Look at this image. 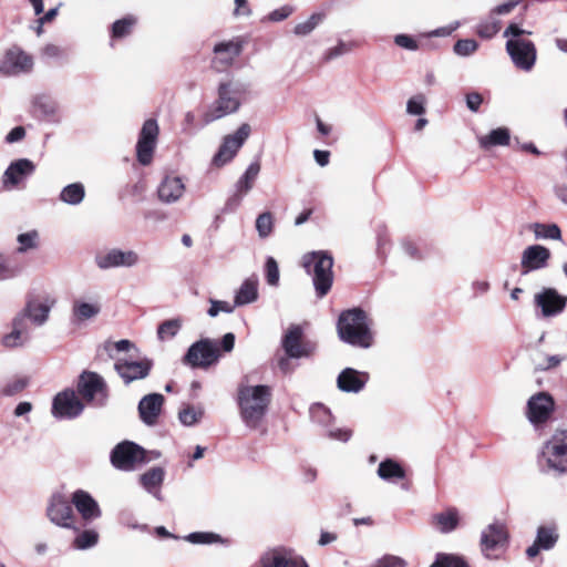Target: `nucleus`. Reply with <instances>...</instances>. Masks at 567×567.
Returning a JSON list of instances; mask_svg holds the SVG:
<instances>
[{
	"instance_id": "774afa93",
	"label": "nucleus",
	"mask_w": 567,
	"mask_h": 567,
	"mask_svg": "<svg viewBox=\"0 0 567 567\" xmlns=\"http://www.w3.org/2000/svg\"><path fill=\"white\" fill-rule=\"evenodd\" d=\"M401 247L403 249V251L405 252V255L408 257H410L411 259H421L422 258V255L419 250V248L416 247V245L409 240V239H403L402 243H401Z\"/></svg>"
},
{
	"instance_id": "e2e57ef3",
	"label": "nucleus",
	"mask_w": 567,
	"mask_h": 567,
	"mask_svg": "<svg viewBox=\"0 0 567 567\" xmlns=\"http://www.w3.org/2000/svg\"><path fill=\"white\" fill-rule=\"evenodd\" d=\"M532 34L530 31L520 28L517 23H509L505 29L503 37L507 38V40H525L524 35Z\"/></svg>"
},
{
	"instance_id": "72a5a7b5",
	"label": "nucleus",
	"mask_w": 567,
	"mask_h": 567,
	"mask_svg": "<svg viewBox=\"0 0 567 567\" xmlns=\"http://www.w3.org/2000/svg\"><path fill=\"white\" fill-rule=\"evenodd\" d=\"M165 477V471L161 466H155L141 475L140 482L142 486L156 498L162 499L157 488L162 485Z\"/></svg>"
},
{
	"instance_id": "dca6fc26",
	"label": "nucleus",
	"mask_w": 567,
	"mask_h": 567,
	"mask_svg": "<svg viewBox=\"0 0 567 567\" xmlns=\"http://www.w3.org/2000/svg\"><path fill=\"white\" fill-rule=\"evenodd\" d=\"M84 405L73 390L58 393L52 403V414L56 419H74L83 412Z\"/></svg>"
},
{
	"instance_id": "ea45409f",
	"label": "nucleus",
	"mask_w": 567,
	"mask_h": 567,
	"mask_svg": "<svg viewBox=\"0 0 567 567\" xmlns=\"http://www.w3.org/2000/svg\"><path fill=\"white\" fill-rule=\"evenodd\" d=\"M259 172V162L250 163L243 176L237 181L236 192L246 195L252 188Z\"/></svg>"
},
{
	"instance_id": "aec40b11",
	"label": "nucleus",
	"mask_w": 567,
	"mask_h": 567,
	"mask_svg": "<svg viewBox=\"0 0 567 567\" xmlns=\"http://www.w3.org/2000/svg\"><path fill=\"white\" fill-rule=\"evenodd\" d=\"M49 519L61 527L78 529L73 525V508L61 494L53 495L47 509Z\"/></svg>"
},
{
	"instance_id": "680f3d73",
	"label": "nucleus",
	"mask_w": 567,
	"mask_h": 567,
	"mask_svg": "<svg viewBox=\"0 0 567 567\" xmlns=\"http://www.w3.org/2000/svg\"><path fill=\"white\" fill-rule=\"evenodd\" d=\"M38 233L37 231H29L24 234H20L18 236V243L20 244V247L18 248L19 252L27 251L28 249L34 248L37 246Z\"/></svg>"
},
{
	"instance_id": "9d476101",
	"label": "nucleus",
	"mask_w": 567,
	"mask_h": 567,
	"mask_svg": "<svg viewBox=\"0 0 567 567\" xmlns=\"http://www.w3.org/2000/svg\"><path fill=\"white\" fill-rule=\"evenodd\" d=\"M534 305L540 310L543 318H553L563 313L567 306V297L555 288L545 287L534 296Z\"/></svg>"
},
{
	"instance_id": "393cba45",
	"label": "nucleus",
	"mask_w": 567,
	"mask_h": 567,
	"mask_svg": "<svg viewBox=\"0 0 567 567\" xmlns=\"http://www.w3.org/2000/svg\"><path fill=\"white\" fill-rule=\"evenodd\" d=\"M164 401V396L159 393H150L140 400L137 405L138 415L145 425L154 426L157 424Z\"/></svg>"
},
{
	"instance_id": "bf43d9fd",
	"label": "nucleus",
	"mask_w": 567,
	"mask_h": 567,
	"mask_svg": "<svg viewBox=\"0 0 567 567\" xmlns=\"http://www.w3.org/2000/svg\"><path fill=\"white\" fill-rule=\"evenodd\" d=\"M374 566L377 567H406L408 563L405 559H403L400 556L395 555H384L383 557L379 558Z\"/></svg>"
},
{
	"instance_id": "423d86ee",
	"label": "nucleus",
	"mask_w": 567,
	"mask_h": 567,
	"mask_svg": "<svg viewBox=\"0 0 567 567\" xmlns=\"http://www.w3.org/2000/svg\"><path fill=\"white\" fill-rule=\"evenodd\" d=\"M110 461L116 470L131 472L147 461L146 451L132 441H123L113 447Z\"/></svg>"
},
{
	"instance_id": "864d4df0",
	"label": "nucleus",
	"mask_w": 567,
	"mask_h": 567,
	"mask_svg": "<svg viewBox=\"0 0 567 567\" xmlns=\"http://www.w3.org/2000/svg\"><path fill=\"white\" fill-rule=\"evenodd\" d=\"M21 267L12 265L7 257L0 255V280H7L17 277Z\"/></svg>"
},
{
	"instance_id": "ddd939ff",
	"label": "nucleus",
	"mask_w": 567,
	"mask_h": 567,
	"mask_svg": "<svg viewBox=\"0 0 567 567\" xmlns=\"http://www.w3.org/2000/svg\"><path fill=\"white\" fill-rule=\"evenodd\" d=\"M140 255L134 250H122L112 248L95 256V264L102 270L112 268H132L140 262Z\"/></svg>"
},
{
	"instance_id": "49530a36",
	"label": "nucleus",
	"mask_w": 567,
	"mask_h": 567,
	"mask_svg": "<svg viewBox=\"0 0 567 567\" xmlns=\"http://www.w3.org/2000/svg\"><path fill=\"white\" fill-rule=\"evenodd\" d=\"M99 542V534L94 529H85L78 534L73 540V546L76 549H89L94 547Z\"/></svg>"
},
{
	"instance_id": "412c9836",
	"label": "nucleus",
	"mask_w": 567,
	"mask_h": 567,
	"mask_svg": "<svg viewBox=\"0 0 567 567\" xmlns=\"http://www.w3.org/2000/svg\"><path fill=\"white\" fill-rule=\"evenodd\" d=\"M114 368L124 383L130 384L133 381L145 379L153 368V361L148 358H143L140 361L117 360Z\"/></svg>"
},
{
	"instance_id": "4468645a",
	"label": "nucleus",
	"mask_w": 567,
	"mask_h": 567,
	"mask_svg": "<svg viewBox=\"0 0 567 567\" xmlns=\"http://www.w3.org/2000/svg\"><path fill=\"white\" fill-rule=\"evenodd\" d=\"M554 406L551 395L547 392H539L527 401L526 416L534 426H539L549 420Z\"/></svg>"
},
{
	"instance_id": "4be33fe9",
	"label": "nucleus",
	"mask_w": 567,
	"mask_h": 567,
	"mask_svg": "<svg viewBox=\"0 0 567 567\" xmlns=\"http://www.w3.org/2000/svg\"><path fill=\"white\" fill-rule=\"evenodd\" d=\"M261 567H308L303 558L291 550L277 547L265 551L259 559Z\"/></svg>"
},
{
	"instance_id": "cd10ccee",
	"label": "nucleus",
	"mask_w": 567,
	"mask_h": 567,
	"mask_svg": "<svg viewBox=\"0 0 567 567\" xmlns=\"http://www.w3.org/2000/svg\"><path fill=\"white\" fill-rule=\"evenodd\" d=\"M302 329L299 326H291L282 339V348L289 358H302L310 354L306 344L301 343Z\"/></svg>"
},
{
	"instance_id": "09e8293b",
	"label": "nucleus",
	"mask_w": 567,
	"mask_h": 567,
	"mask_svg": "<svg viewBox=\"0 0 567 567\" xmlns=\"http://www.w3.org/2000/svg\"><path fill=\"white\" fill-rule=\"evenodd\" d=\"M203 409H195L192 405H186L178 412V420L185 426H193L203 417Z\"/></svg>"
},
{
	"instance_id": "8fccbe9b",
	"label": "nucleus",
	"mask_w": 567,
	"mask_h": 567,
	"mask_svg": "<svg viewBox=\"0 0 567 567\" xmlns=\"http://www.w3.org/2000/svg\"><path fill=\"white\" fill-rule=\"evenodd\" d=\"M310 416L313 422L323 426H329L332 420L331 411L321 403L311 405Z\"/></svg>"
},
{
	"instance_id": "0e129e2a",
	"label": "nucleus",
	"mask_w": 567,
	"mask_h": 567,
	"mask_svg": "<svg viewBox=\"0 0 567 567\" xmlns=\"http://www.w3.org/2000/svg\"><path fill=\"white\" fill-rule=\"evenodd\" d=\"M394 43L403 49L415 51L419 49L417 42L408 34H396L394 37Z\"/></svg>"
},
{
	"instance_id": "2eb2a0df",
	"label": "nucleus",
	"mask_w": 567,
	"mask_h": 567,
	"mask_svg": "<svg viewBox=\"0 0 567 567\" xmlns=\"http://www.w3.org/2000/svg\"><path fill=\"white\" fill-rule=\"evenodd\" d=\"M518 3V0H509L492 9L489 14L477 24V34L483 39H492L496 35L502 27V21L498 17L509 14Z\"/></svg>"
},
{
	"instance_id": "20e7f679",
	"label": "nucleus",
	"mask_w": 567,
	"mask_h": 567,
	"mask_svg": "<svg viewBox=\"0 0 567 567\" xmlns=\"http://www.w3.org/2000/svg\"><path fill=\"white\" fill-rule=\"evenodd\" d=\"M240 105V92L230 82H221L217 89V99L203 114V124L207 125L229 114H234L239 110Z\"/></svg>"
},
{
	"instance_id": "c756f323",
	"label": "nucleus",
	"mask_w": 567,
	"mask_h": 567,
	"mask_svg": "<svg viewBox=\"0 0 567 567\" xmlns=\"http://www.w3.org/2000/svg\"><path fill=\"white\" fill-rule=\"evenodd\" d=\"M185 192V185L181 177L166 176L157 188L158 198L166 204L177 202Z\"/></svg>"
},
{
	"instance_id": "c03bdc74",
	"label": "nucleus",
	"mask_w": 567,
	"mask_h": 567,
	"mask_svg": "<svg viewBox=\"0 0 567 567\" xmlns=\"http://www.w3.org/2000/svg\"><path fill=\"white\" fill-rule=\"evenodd\" d=\"M430 567H471L467 561L458 555L437 553Z\"/></svg>"
},
{
	"instance_id": "e433bc0d",
	"label": "nucleus",
	"mask_w": 567,
	"mask_h": 567,
	"mask_svg": "<svg viewBox=\"0 0 567 567\" xmlns=\"http://www.w3.org/2000/svg\"><path fill=\"white\" fill-rule=\"evenodd\" d=\"M85 188L82 183H72L62 188L59 199L68 205L76 206L83 202Z\"/></svg>"
},
{
	"instance_id": "b1692460",
	"label": "nucleus",
	"mask_w": 567,
	"mask_h": 567,
	"mask_svg": "<svg viewBox=\"0 0 567 567\" xmlns=\"http://www.w3.org/2000/svg\"><path fill=\"white\" fill-rule=\"evenodd\" d=\"M35 172V165L28 158H19L10 163L2 176L3 187L13 189Z\"/></svg>"
},
{
	"instance_id": "603ef678",
	"label": "nucleus",
	"mask_w": 567,
	"mask_h": 567,
	"mask_svg": "<svg viewBox=\"0 0 567 567\" xmlns=\"http://www.w3.org/2000/svg\"><path fill=\"white\" fill-rule=\"evenodd\" d=\"M478 48V43L473 39H461L456 41L453 51L456 55L468 56L473 54Z\"/></svg>"
},
{
	"instance_id": "bb28decb",
	"label": "nucleus",
	"mask_w": 567,
	"mask_h": 567,
	"mask_svg": "<svg viewBox=\"0 0 567 567\" xmlns=\"http://www.w3.org/2000/svg\"><path fill=\"white\" fill-rule=\"evenodd\" d=\"M370 377L367 372H361L353 368H346L337 378V386L342 392L359 393L364 389Z\"/></svg>"
},
{
	"instance_id": "473e14b6",
	"label": "nucleus",
	"mask_w": 567,
	"mask_h": 567,
	"mask_svg": "<svg viewBox=\"0 0 567 567\" xmlns=\"http://www.w3.org/2000/svg\"><path fill=\"white\" fill-rule=\"evenodd\" d=\"M258 299V279L257 277H249L239 287L235 295L234 303L236 307H241L255 302Z\"/></svg>"
},
{
	"instance_id": "f3484780",
	"label": "nucleus",
	"mask_w": 567,
	"mask_h": 567,
	"mask_svg": "<svg viewBox=\"0 0 567 567\" xmlns=\"http://www.w3.org/2000/svg\"><path fill=\"white\" fill-rule=\"evenodd\" d=\"M32 68V56L18 47L9 49L0 61V72L6 75L28 73Z\"/></svg>"
},
{
	"instance_id": "6e6d98bb",
	"label": "nucleus",
	"mask_w": 567,
	"mask_h": 567,
	"mask_svg": "<svg viewBox=\"0 0 567 567\" xmlns=\"http://www.w3.org/2000/svg\"><path fill=\"white\" fill-rule=\"evenodd\" d=\"M266 281L270 286H277L279 282L278 264L272 257H268L265 264Z\"/></svg>"
},
{
	"instance_id": "6ab92c4d",
	"label": "nucleus",
	"mask_w": 567,
	"mask_h": 567,
	"mask_svg": "<svg viewBox=\"0 0 567 567\" xmlns=\"http://www.w3.org/2000/svg\"><path fill=\"white\" fill-rule=\"evenodd\" d=\"M30 323L31 321L20 310L11 321V332L2 337L3 347L14 349L28 343L31 339Z\"/></svg>"
},
{
	"instance_id": "79ce46f5",
	"label": "nucleus",
	"mask_w": 567,
	"mask_h": 567,
	"mask_svg": "<svg viewBox=\"0 0 567 567\" xmlns=\"http://www.w3.org/2000/svg\"><path fill=\"white\" fill-rule=\"evenodd\" d=\"M137 23V18L132 14H127L122 19L116 20L111 28V37L113 39H122L132 33L133 28Z\"/></svg>"
},
{
	"instance_id": "c9c22d12",
	"label": "nucleus",
	"mask_w": 567,
	"mask_h": 567,
	"mask_svg": "<svg viewBox=\"0 0 567 567\" xmlns=\"http://www.w3.org/2000/svg\"><path fill=\"white\" fill-rule=\"evenodd\" d=\"M101 311L99 302H85L75 300L72 306V317L75 323L83 322L96 317Z\"/></svg>"
},
{
	"instance_id": "de8ad7c7",
	"label": "nucleus",
	"mask_w": 567,
	"mask_h": 567,
	"mask_svg": "<svg viewBox=\"0 0 567 567\" xmlns=\"http://www.w3.org/2000/svg\"><path fill=\"white\" fill-rule=\"evenodd\" d=\"M324 19L323 13H312L308 20L296 24L293 29V33L299 37H305L310 34L319 23H321Z\"/></svg>"
},
{
	"instance_id": "a878e982",
	"label": "nucleus",
	"mask_w": 567,
	"mask_h": 567,
	"mask_svg": "<svg viewBox=\"0 0 567 567\" xmlns=\"http://www.w3.org/2000/svg\"><path fill=\"white\" fill-rule=\"evenodd\" d=\"M558 539L559 534L556 526H539L536 530V538L534 543L526 549V556L528 558H535L540 550L553 549L556 546Z\"/></svg>"
},
{
	"instance_id": "f257e3e1",
	"label": "nucleus",
	"mask_w": 567,
	"mask_h": 567,
	"mask_svg": "<svg viewBox=\"0 0 567 567\" xmlns=\"http://www.w3.org/2000/svg\"><path fill=\"white\" fill-rule=\"evenodd\" d=\"M271 401V388L268 385H244L238 388V406L245 425L256 430L267 414Z\"/></svg>"
},
{
	"instance_id": "69168bd1",
	"label": "nucleus",
	"mask_w": 567,
	"mask_h": 567,
	"mask_svg": "<svg viewBox=\"0 0 567 567\" xmlns=\"http://www.w3.org/2000/svg\"><path fill=\"white\" fill-rule=\"evenodd\" d=\"M351 51V45L340 41L336 47L328 50L326 58L327 60H333Z\"/></svg>"
},
{
	"instance_id": "9b49d317",
	"label": "nucleus",
	"mask_w": 567,
	"mask_h": 567,
	"mask_svg": "<svg viewBox=\"0 0 567 567\" xmlns=\"http://www.w3.org/2000/svg\"><path fill=\"white\" fill-rule=\"evenodd\" d=\"M250 132V125L243 123L234 134L225 136L217 154L214 156L213 162L217 166H223L230 162L249 137Z\"/></svg>"
},
{
	"instance_id": "37998d69",
	"label": "nucleus",
	"mask_w": 567,
	"mask_h": 567,
	"mask_svg": "<svg viewBox=\"0 0 567 567\" xmlns=\"http://www.w3.org/2000/svg\"><path fill=\"white\" fill-rule=\"evenodd\" d=\"M183 320L181 318H173L165 320L157 327V338L161 341L173 339L182 329Z\"/></svg>"
},
{
	"instance_id": "7ed1b4c3",
	"label": "nucleus",
	"mask_w": 567,
	"mask_h": 567,
	"mask_svg": "<svg viewBox=\"0 0 567 567\" xmlns=\"http://www.w3.org/2000/svg\"><path fill=\"white\" fill-rule=\"evenodd\" d=\"M302 265L312 277L316 296H327L333 284V257L324 250L312 251L303 256Z\"/></svg>"
},
{
	"instance_id": "a18cd8bd",
	"label": "nucleus",
	"mask_w": 567,
	"mask_h": 567,
	"mask_svg": "<svg viewBox=\"0 0 567 567\" xmlns=\"http://www.w3.org/2000/svg\"><path fill=\"white\" fill-rule=\"evenodd\" d=\"M533 231L537 239H554L559 240L561 238L560 228L556 224H533Z\"/></svg>"
},
{
	"instance_id": "3c124183",
	"label": "nucleus",
	"mask_w": 567,
	"mask_h": 567,
	"mask_svg": "<svg viewBox=\"0 0 567 567\" xmlns=\"http://www.w3.org/2000/svg\"><path fill=\"white\" fill-rule=\"evenodd\" d=\"M274 228V217L270 212L260 214L256 219V230L260 238H267Z\"/></svg>"
},
{
	"instance_id": "58836bf2",
	"label": "nucleus",
	"mask_w": 567,
	"mask_h": 567,
	"mask_svg": "<svg viewBox=\"0 0 567 567\" xmlns=\"http://www.w3.org/2000/svg\"><path fill=\"white\" fill-rule=\"evenodd\" d=\"M566 359L567 354L548 355L543 352H536L533 357V364L535 371H549L557 368Z\"/></svg>"
},
{
	"instance_id": "2f4dec72",
	"label": "nucleus",
	"mask_w": 567,
	"mask_h": 567,
	"mask_svg": "<svg viewBox=\"0 0 567 567\" xmlns=\"http://www.w3.org/2000/svg\"><path fill=\"white\" fill-rule=\"evenodd\" d=\"M241 44L235 41L219 42L214 47V53L217 55L215 63L223 66L230 65L234 60L241 53Z\"/></svg>"
},
{
	"instance_id": "f704fd0d",
	"label": "nucleus",
	"mask_w": 567,
	"mask_h": 567,
	"mask_svg": "<svg viewBox=\"0 0 567 567\" xmlns=\"http://www.w3.org/2000/svg\"><path fill=\"white\" fill-rule=\"evenodd\" d=\"M378 476L385 482L394 483L404 480L406 473L404 468L394 460L386 458L379 464Z\"/></svg>"
},
{
	"instance_id": "c85d7f7f",
	"label": "nucleus",
	"mask_w": 567,
	"mask_h": 567,
	"mask_svg": "<svg viewBox=\"0 0 567 567\" xmlns=\"http://www.w3.org/2000/svg\"><path fill=\"white\" fill-rule=\"evenodd\" d=\"M72 504L84 520H93L101 516L96 501L85 491L78 489L72 495Z\"/></svg>"
},
{
	"instance_id": "5fc2aeb1",
	"label": "nucleus",
	"mask_w": 567,
	"mask_h": 567,
	"mask_svg": "<svg viewBox=\"0 0 567 567\" xmlns=\"http://www.w3.org/2000/svg\"><path fill=\"white\" fill-rule=\"evenodd\" d=\"M28 385L27 378H16L9 381L1 390V394L4 396H12L23 391Z\"/></svg>"
},
{
	"instance_id": "4d7b16f0",
	"label": "nucleus",
	"mask_w": 567,
	"mask_h": 567,
	"mask_svg": "<svg viewBox=\"0 0 567 567\" xmlns=\"http://www.w3.org/2000/svg\"><path fill=\"white\" fill-rule=\"evenodd\" d=\"M219 539V535L207 532H195L185 536V540L192 544H212Z\"/></svg>"
},
{
	"instance_id": "a211bd4d",
	"label": "nucleus",
	"mask_w": 567,
	"mask_h": 567,
	"mask_svg": "<svg viewBox=\"0 0 567 567\" xmlns=\"http://www.w3.org/2000/svg\"><path fill=\"white\" fill-rule=\"evenodd\" d=\"M550 250L542 245L526 247L520 258V275L526 276L532 271L544 269L548 266Z\"/></svg>"
},
{
	"instance_id": "7c9ffc66",
	"label": "nucleus",
	"mask_w": 567,
	"mask_h": 567,
	"mask_svg": "<svg viewBox=\"0 0 567 567\" xmlns=\"http://www.w3.org/2000/svg\"><path fill=\"white\" fill-rule=\"evenodd\" d=\"M50 311L51 305L42 302L37 298L28 299L21 309V312L37 327H41L48 321Z\"/></svg>"
},
{
	"instance_id": "338daca9",
	"label": "nucleus",
	"mask_w": 567,
	"mask_h": 567,
	"mask_svg": "<svg viewBox=\"0 0 567 567\" xmlns=\"http://www.w3.org/2000/svg\"><path fill=\"white\" fill-rule=\"evenodd\" d=\"M327 435L331 440L348 442L352 436V432L348 429H329Z\"/></svg>"
},
{
	"instance_id": "5701e85b",
	"label": "nucleus",
	"mask_w": 567,
	"mask_h": 567,
	"mask_svg": "<svg viewBox=\"0 0 567 567\" xmlns=\"http://www.w3.org/2000/svg\"><path fill=\"white\" fill-rule=\"evenodd\" d=\"M508 542V532L506 525L502 522L489 524L481 534V549L485 557L489 558V553L506 545Z\"/></svg>"
},
{
	"instance_id": "1a4fd4ad",
	"label": "nucleus",
	"mask_w": 567,
	"mask_h": 567,
	"mask_svg": "<svg viewBox=\"0 0 567 567\" xmlns=\"http://www.w3.org/2000/svg\"><path fill=\"white\" fill-rule=\"evenodd\" d=\"M78 392L87 402H94L96 406H103L106 404V384L103 378L95 372L84 371L80 375Z\"/></svg>"
},
{
	"instance_id": "f03ea898",
	"label": "nucleus",
	"mask_w": 567,
	"mask_h": 567,
	"mask_svg": "<svg viewBox=\"0 0 567 567\" xmlns=\"http://www.w3.org/2000/svg\"><path fill=\"white\" fill-rule=\"evenodd\" d=\"M371 321L360 308L344 310L340 313L337 329L339 338L353 347L370 348L373 343Z\"/></svg>"
},
{
	"instance_id": "0eeeda50",
	"label": "nucleus",
	"mask_w": 567,
	"mask_h": 567,
	"mask_svg": "<svg viewBox=\"0 0 567 567\" xmlns=\"http://www.w3.org/2000/svg\"><path fill=\"white\" fill-rule=\"evenodd\" d=\"M547 471L558 474L567 473V434L559 433L547 441L542 450Z\"/></svg>"
},
{
	"instance_id": "39448f33",
	"label": "nucleus",
	"mask_w": 567,
	"mask_h": 567,
	"mask_svg": "<svg viewBox=\"0 0 567 567\" xmlns=\"http://www.w3.org/2000/svg\"><path fill=\"white\" fill-rule=\"evenodd\" d=\"M221 354L218 349V341L209 338H203L187 349L182 362L192 369H208L216 364Z\"/></svg>"
},
{
	"instance_id": "6e6552de",
	"label": "nucleus",
	"mask_w": 567,
	"mask_h": 567,
	"mask_svg": "<svg viewBox=\"0 0 567 567\" xmlns=\"http://www.w3.org/2000/svg\"><path fill=\"white\" fill-rule=\"evenodd\" d=\"M513 64L518 70L529 72L537 60V49L530 40H507L505 45Z\"/></svg>"
},
{
	"instance_id": "13d9d810",
	"label": "nucleus",
	"mask_w": 567,
	"mask_h": 567,
	"mask_svg": "<svg viewBox=\"0 0 567 567\" xmlns=\"http://www.w3.org/2000/svg\"><path fill=\"white\" fill-rule=\"evenodd\" d=\"M235 303L231 305L228 301L210 300V307L207 310L209 317H216L219 312L230 313L235 309Z\"/></svg>"
},
{
	"instance_id": "4c0bfd02",
	"label": "nucleus",
	"mask_w": 567,
	"mask_h": 567,
	"mask_svg": "<svg viewBox=\"0 0 567 567\" xmlns=\"http://www.w3.org/2000/svg\"><path fill=\"white\" fill-rule=\"evenodd\" d=\"M511 134L509 130L506 127H498L492 130L489 134L480 137V145L484 148H488L491 146H506L509 144Z\"/></svg>"
},
{
	"instance_id": "f8f14e48",
	"label": "nucleus",
	"mask_w": 567,
	"mask_h": 567,
	"mask_svg": "<svg viewBox=\"0 0 567 567\" xmlns=\"http://www.w3.org/2000/svg\"><path fill=\"white\" fill-rule=\"evenodd\" d=\"M158 131L157 122L154 118L146 120L142 126L136 144V157L138 163L144 166L152 163Z\"/></svg>"
},
{
	"instance_id": "052dcab7",
	"label": "nucleus",
	"mask_w": 567,
	"mask_h": 567,
	"mask_svg": "<svg viewBox=\"0 0 567 567\" xmlns=\"http://www.w3.org/2000/svg\"><path fill=\"white\" fill-rule=\"evenodd\" d=\"M425 97L421 94L411 97L406 103V112L411 115H422L424 109Z\"/></svg>"
},
{
	"instance_id": "a19ab883",
	"label": "nucleus",
	"mask_w": 567,
	"mask_h": 567,
	"mask_svg": "<svg viewBox=\"0 0 567 567\" xmlns=\"http://www.w3.org/2000/svg\"><path fill=\"white\" fill-rule=\"evenodd\" d=\"M434 524L442 533H450L458 525V515L455 508H450L446 512L436 514L433 517Z\"/></svg>"
}]
</instances>
